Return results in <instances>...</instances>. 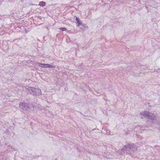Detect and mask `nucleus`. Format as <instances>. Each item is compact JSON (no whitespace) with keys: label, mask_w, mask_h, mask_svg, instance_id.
<instances>
[{"label":"nucleus","mask_w":160,"mask_h":160,"mask_svg":"<svg viewBox=\"0 0 160 160\" xmlns=\"http://www.w3.org/2000/svg\"><path fill=\"white\" fill-rule=\"evenodd\" d=\"M19 107L24 110L33 111L34 109V107L32 104L29 102H21L19 104Z\"/></svg>","instance_id":"1"},{"label":"nucleus","mask_w":160,"mask_h":160,"mask_svg":"<svg viewBox=\"0 0 160 160\" xmlns=\"http://www.w3.org/2000/svg\"><path fill=\"white\" fill-rule=\"evenodd\" d=\"M140 115H141V118H146L148 119L156 120L157 119L156 116L153 113H152L147 111H143L140 112Z\"/></svg>","instance_id":"2"},{"label":"nucleus","mask_w":160,"mask_h":160,"mask_svg":"<svg viewBox=\"0 0 160 160\" xmlns=\"http://www.w3.org/2000/svg\"><path fill=\"white\" fill-rule=\"evenodd\" d=\"M30 93L33 95L39 96L41 94V90L39 89L35 88L32 87H29L28 88Z\"/></svg>","instance_id":"3"},{"label":"nucleus","mask_w":160,"mask_h":160,"mask_svg":"<svg viewBox=\"0 0 160 160\" xmlns=\"http://www.w3.org/2000/svg\"><path fill=\"white\" fill-rule=\"evenodd\" d=\"M134 146V145L133 144H129L127 146H125L123 148V149L128 151L133 150Z\"/></svg>","instance_id":"4"},{"label":"nucleus","mask_w":160,"mask_h":160,"mask_svg":"<svg viewBox=\"0 0 160 160\" xmlns=\"http://www.w3.org/2000/svg\"><path fill=\"white\" fill-rule=\"evenodd\" d=\"M44 68H55V66H54L52 65H50L48 64H45V65L44 66Z\"/></svg>","instance_id":"5"},{"label":"nucleus","mask_w":160,"mask_h":160,"mask_svg":"<svg viewBox=\"0 0 160 160\" xmlns=\"http://www.w3.org/2000/svg\"><path fill=\"white\" fill-rule=\"evenodd\" d=\"M45 5V2L43 1L40 2L38 5L41 6H44Z\"/></svg>","instance_id":"6"},{"label":"nucleus","mask_w":160,"mask_h":160,"mask_svg":"<svg viewBox=\"0 0 160 160\" xmlns=\"http://www.w3.org/2000/svg\"><path fill=\"white\" fill-rule=\"evenodd\" d=\"M77 22L78 23L77 24V27H79L80 25H82L83 27H84V25L83 24H82V23L80 22V20L78 21Z\"/></svg>","instance_id":"7"},{"label":"nucleus","mask_w":160,"mask_h":160,"mask_svg":"<svg viewBox=\"0 0 160 160\" xmlns=\"http://www.w3.org/2000/svg\"><path fill=\"white\" fill-rule=\"evenodd\" d=\"M38 66H39L41 67L42 68H44V67H43L44 66L45 64L38 63Z\"/></svg>","instance_id":"8"},{"label":"nucleus","mask_w":160,"mask_h":160,"mask_svg":"<svg viewBox=\"0 0 160 160\" xmlns=\"http://www.w3.org/2000/svg\"><path fill=\"white\" fill-rule=\"evenodd\" d=\"M137 128H139V129H140L141 130H144V129L142 127V126H138Z\"/></svg>","instance_id":"9"},{"label":"nucleus","mask_w":160,"mask_h":160,"mask_svg":"<svg viewBox=\"0 0 160 160\" xmlns=\"http://www.w3.org/2000/svg\"><path fill=\"white\" fill-rule=\"evenodd\" d=\"M59 29L60 30H61L62 31H65L67 30V29L66 28H60Z\"/></svg>","instance_id":"10"},{"label":"nucleus","mask_w":160,"mask_h":160,"mask_svg":"<svg viewBox=\"0 0 160 160\" xmlns=\"http://www.w3.org/2000/svg\"><path fill=\"white\" fill-rule=\"evenodd\" d=\"M106 133L108 134H110V131L109 130H107L106 131Z\"/></svg>","instance_id":"11"},{"label":"nucleus","mask_w":160,"mask_h":160,"mask_svg":"<svg viewBox=\"0 0 160 160\" xmlns=\"http://www.w3.org/2000/svg\"><path fill=\"white\" fill-rule=\"evenodd\" d=\"M76 20L77 22L78 21H80L79 19L78 18H77V17L76 18Z\"/></svg>","instance_id":"12"},{"label":"nucleus","mask_w":160,"mask_h":160,"mask_svg":"<svg viewBox=\"0 0 160 160\" xmlns=\"http://www.w3.org/2000/svg\"><path fill=\"white\" fill-rule=\"evenodd\" d=\"M2 0H0V2Z\"/></svg>","instance_id":"13"}]
</instances>
